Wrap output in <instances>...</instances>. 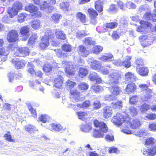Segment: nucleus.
I'll use <instances>...</instances> for the list:
<instances>
[{"label":"nucleus","instance_id":"nucleus-58","mask_svg":"<svg viewBox=\"0 0 156 156\" xmlns=\"http://www.w3.org/2000/svg\"><path fill=\"white\" fill-rule=\"evenodd\" d=\"M98 76L97 73L94 72L90 74L89 77L91 81H95V80L97 78Z\"/></svg>","mask_w":156,"mask_h":156},{"label":"nucleus","instance_id":"nucleus-59","mask_svg":"<svg viewBox=\"0 0 156 156\" xmlns=\"http://www.w3.org/2000/svg\"><path fill=\"white\" fill-rule=\"evenodd\" d=\"M78 118L80 119H83L85 116L87 115V113L86 112L83 111H80L76 112Z\"/></svg>","mask_w":156,"mask_h":156},{"label":"nucleus","instance_id":"nucleus-3","mask_svg":"<svg viewBox=\"0 0 156 156\" xmlns=\"http://www.w3.org/2000/svg\"><path fill=\"white\" fill-rule=\"evenodd\" d=\"M145 145L147 149L144 151V155L146 156H154L156 154V140L152 137L147 139L145 141Z\"/></svg>","mask_w":156,"mask_h":156},{"label":"nucleus","instance_id":"nucleus-50","mask_svg":"<svg viewBox=\"0 0 156 156\" xmlns=\"http://www.w3.org/2000/svg\"><path fill=\"white\" fill-rule=\"evenodd\" d=\"M103 48L102 47L97 45L94 46L93 48V52L95 54H97L103 50Z\"/></svg>","mask_w":156,"mask_h":156},{"label":"nucleus","instance_id":"nucleus-30","mask_svg":"<svg viewBox=\"0 0 156 156\" xmlns=\"http://www.w3.org/2000/svg\"><path fill=\"white\" fill-rule=\"evenodd\" d=\"M53 69V66L48 62L45 63L42 67L44 72L46 73H49L51 72Z\"/></svg>","mask_w":156,"mask_h":156},{"label":"nucleus","instance_id":"nucleus-47","mask_svg":"<svg viewBox=\"0 0 156 156\" xmlns=\"http://www.w3.org/2000/svg\"><path fill=\"white\" fill-rule=\"evenodd\" d=\"M152 96L151 95V92H146V94L143 98L142 99L143 101L146 102L150 101L152 98Z\"/></svg>","mask_w":156,"mask_h":156},{"label":"nucleus","instance_id":"nucleus-12","mask_svg":"<svg viewBox=\"0 0 156 156\" xmlns=\"http://www.w3.org/2000/svg\"><path fill=\"white\" fill-rule=\"evenodd\" d=\"M87 12L91 22L93 24H95L97 23V17L98 15L97 11L90 8L87 9Z\"/></svg>","mask_w":156,"mask_h":156},{"label":"nucleus","instance_id":"nucleus-39","mask_svg":"<svg viewBox=\"0 0 156 156\" xmlns=\"http://www.w3.org/2000/svg\"><path fill=\"white\" fill-rule=\"evenodd\" d=\"M76 85V83L69 80H67L66 82V86L70 90H73V88Z\"/></svg>","mask_w":156,"mask_h":156},{"label":"nucleus","instance_id":"nucleus-55","mask_svg":"<svg viewBox=\"0 0 156 156\" xmlns=\"http://www.w3.org/2000/svg\"><path fill=\"white\" fill-rule=\"evenodd\" d=\"M152 15L151 12H146L143 16L144 19L147 20H151L152 19Z\"/></svg>","mask_w":156,"mask_h":156},{"label":"nucleus","instance_id":"nucleus-11","mask_svg":"<svg viewBox=\"0 0 156 156\" xmlns=\"http://www.w3.org/2000/svg\"><path fill=\"white\" fill-rule=\"evenodd\" d=\"M11 62L14 65L15 68L17 69H21L24 68L26 63L24 60L16 58L12 59Z\"/></svg>","mask_w":156,"mask_h":156},{"label":"nucleus","instance_id":"nucleus-32","mask_svg":"<svg viewBox=\"0 0 156 156\" xmlns=\"http://www.w3.org/2000/svg\"><path fill=\"white\" fill-rule=\"evenodd\" d=\"M12 6L17 12H19L20 10L23 9V5L22 3L19 1H16L13 4Z\"/></svg>","mask_w":156,"mask_h":156},{"label":"nucleus","instance_id":"nucleus-31","mask_svg":"<svg viewBox=\"0 0 156 156\" xmlns=\"http://www.w3.org/2000/svg\"><path fill=\"white\" fill-rule=\"evenodd\" d=\"M70 5L69 2L67 1L63 2L59 4L60 9L64 11H68L69 9Z\"/></svg>","mask_w":156,"mask_h":156},{"label":"nucleus","instance_id":"nucleus-15","mask_svg":"<svg viewBox=\"0 0 156 156\" xmlns=\"http://www.w3.org/2000/svg\"><path fill=\"white\" fill-rule=\"evenodd\" d=\"M102 113L103 118L105 119H108L112 115V108L108 106L105 107L102 109Z\"/></svg>","mask_w":156,"mask_h":156},{"label":"nucleus","instance_id":"nucleus-2","mask_svg":"<svg viewBox=\"0 0 156 156\" xmlns=\"http://www.w3.org/2000/svg\"><path fill=\"white\" fill-rule=\"evenodd\" d=\"M116 73H114L109 75L111 81L110 83V86L108 87V90L110 91L111 94L108 95V98L110 100H114L116 98V97L119 95L121 90L119 86L118 80V76Z\"/></svg>","mask_w":156,"mask_h":156},{"label":"nucleus","instance_id":"nucleus-27","mask_svg":"<svg viewBox=\"0 0 156 156\" xmlns=\"http://www.w3.org/2000/svg\"><path fill=\"white\" fill-rule=\"evenodd\" d=\"M7 12L10 18H13L14 16L17 15L18 13V12L13 8L12 6L9 7L8 8Z\"/></svg>","mask_w":156,"mask_h":156},{"label":"nucleus","instance_id":"nucleus-42","mask_svg":"<svg viewBox=\"0 0 156 156\" xmlns=\"http://www.w3.org/2000/svg\"><path fill=\"white\" fill-rule=\"evenodd\" d=\"M40 9L41 10H44L46 9H49L50 7V6L48 4L47 1H44L43 3L40 4L39 6Z\"/></svg>","mask_w":156,"mask_h":156},{"label":"nucleus","instance_id":"nucleus-22","mask_svg":"<svg viewBox=\"0 0 156 156\" xmlns=\"http://www.w3.org/2000/svg\"><path fill=\"white\" fill-rule=\"evenodd\" d=\"M138 74L142 76H147L148 75L149 70L147 67L144 66L137 69Z\"/></svg>","mask_w":156,"mask_h":156},{"label":"nucleus","instance_id":"nucleus-25","mask_svg":"<svg viewBox=\"0 0 156 156\" xmlns=\"http://www.w3.org/2000/svg\"><path fill=\"white\" fill-rule=\"evenodd\" d=\"M90 66L92 69L94 70L100 69L102 67L101 63L96 60L92 61L91 62Z\"/></svg>","mask_w":156,"mask_h":156},{"label":"nucleus","instance_id":"nucleus-51","mask_svg":"<svg viewBox=\"0 0 156 156\" xmlns=\"http://www.w3.org/2000/svg\"><path fill=\"white\" fill-rule=\"evenodd\" d=\"M130 114L132 116L136 115L138 114V112L137 109L134 107H131L129 108Z\"/></svg>","mask_w":156,"mask_h":156},{"label":"nucleus","instance_id":"nucleus-10","mask_svg":"<svg viewBox=\"0 0 156 156\" xmlns=\"http://www.w3.org/2000/svg\"><path fill=\"white\" fill-rule=\"evenodd\" d=\"M29 53L30 50L28 47H20L16 48L14 55L15 56L25 57L29 55Z\"/></svg>","mask_w":156,"mask_h":156},{"label":"nucleus","instance_id":"nucleus-35","mask_svg":"<svg viewBox=\"0 0 156 156\" xmlns=\"http://www.w3.org/2000/svg\"><path fill=\"white\" fill-rule=\"evenodd\" d=\"M62 17L60 14L54 13L51 16V20L55 23H58L59 22V19Z\"/></svg>","mask_w":156,"mask_h":156},{"label":"nucleus","instance_id":"nucleus-37","mask_svg":"<svg viewBox=\"0 0 156 156\" xmlns=\"http://www.w3.org/2000/svg\"><path fill=\"white\" fill-rule=\"evenodd\" d=\"M111 104L113 109H120L122 107V101H117L115 102H113L111 103Z\"/></svg>","mask_w":156,"mask_h":156},{"label":"nucleus","instance_id":"nucleus-4","mask_svg":"<svg viewBox=\"0 0 156 156\" xmlns=\"http://www.w3.org/2000/svg\"><path fill=\"white\" fill-rule=\"evenodd\" d=\"M49 39L51 40V42L52 46H56L58 45V41L55 40L53 34L50 32L48 33V35H44L42 37L41 39V42L39 44V46L41 50L44 49L49 45Z\"/></svg>","mask_w":156,"mask_h":156},{"label":"nucleus","instance_id":"nucleus-24","mask_svg":"<svg viewBox=\"0 0 156 156\" xmlns=\"http://www.w3.org/2000/svg\"><path fill=\"white\" fill-rule=\"evenodd\" d=\"M103 1L104 0H97L95 2V8L99 13L103 11Z\"/></svg>","mask_w":156,"mask_h":156},{"label":"nucleus","instance_id":"nucleus-41","mask_svg":"<svg viewBox=\"0 0 156 156\" xmlns=\"http://www.w3.org/2000/svg\"><path fill=\"white\" fill-rule=\"evenodd\" d=\"M139 97L137 95H134L129 99V103L131 105H135L138 101Z\"/></svg>","mask_w":156,"mask_h":156},{"label":"nucleus","instance_id":"nucleus-33","mask_svg":"<svg viewBox=\"0 0 156 156\" xmlns=\"http://www.w3.org/2000/svg\"><path fill=\"white\" fill-rule=\"evenodd\" d=\"M37 36L35 34H32L29 38L28 41V44L30 45H33L35 44L37 39Z\"/></svg>","mask_w":156,"mask_h":156},{"label":"nucleus","instance_id":"nucleus-26","mask_svg":"<svg viewBox=\"0 0 156 156\" xmlns=\"http://www.w3.org/2000/svg\"><path fill=\"white\" fill-rule=\"evenodd\" d=\"M27 68L28 73L32 76L34 75L35 70L34 69L35 66L33 64L30 62H28L27 66Z\"/></svg>","mask_w":156,"mask_h":156},{"label":"nucleus","instance_id":"nucleus-7","mask_svg":"<svg viewBox=\"0 0 156 156\" xmlns=\"http://www.w3.org/2000/svg\"><path fill=\"white\" fill-rule=\"evenodd\" d=\"M65 72L67 76H74L76 72V65L72 62H67L65 68Z\"/></svg>","mask_w":156,"mask_h":156},{"label":"nucleus","instance_id":"nucleus-17","mask_svg":"<svg viewBox=\"0 0 156 156\" xmlns=\"http://www.w3.org/2000/svg\"><path fill=\"white\" fill-rule=\"evenodd\" d=\"M55 35L56 37L55 40L56 39L61 41L65 40L66 38V35L64 31L60 29L55 30Z\"/></svg>","mask_w":156,"mask_h":156},{"label":"nucleus","instance_id":"nucleus-9","mask_svg":"<svg viewBox=\"0 0 156 156\" xmlns=\"http://www.w3.org/2000/svg\"><path fill=\"white\" fill-rule=\"evenodd\" d=\"M131 58V56H127L126 58L123 61H121L120 60H115L113 63L114 64L118 66H123L127 69L130 67L131 66L130 62Z\"/></svg>","mask_w":156,"mask_h":156},{"label":"nucleus","instance_id":"nucleus-56","mask_svg":"<svg viewBox=\"0 0 156 156\" xmlns=\"http://www.w3.org/2000/svg\"><path fill=\"white\" fill-rule=\"evenodd\" d=\"M140 23L145 27H150L152 25L151 23L143 20H140Z\"/></svg>","mask_w":156,"mask_h":156},{"label":"nucleus","instance_id":"nucleus-60","mask_svg":"<svg viewBox=\"0 0 156 156\" xmlns=\"http://www.w3.org/2000/svg\"><path fill=\"white\" fill-rule=\"evenodd\" d=\"M111 36L113 39L116 40L120 37V35L117 31H113L112 33Z\"/></svg>","mask_w":156,"mask_h":156},{"label":"nucleus","instance_id":"nucleus-8","mask_svg":"<svg viewBox=\"0 0 156 156\" xmlns=\"http://www.w3.org/2000/svg\"><path fill=\"white\" fill-rule=\"evenodd\" d=\"M25 10L30 13H33V15L35 17H41V13L39 11L38 8L32 4H30L26 6L25 7Z\"/></svg>","mask_w":156,"mask_h":156},{"label":"nucleus","instance_id":"nucleus-20","mask_svg":"<svg viewBox=\"0 0 156 156\" xmlns=\"http://www.w3.org/2000/svg\"><path fill=\"white\" fill-rule=\"evenodd\" d=\"M139 39L141 42V44L144 47H147L151 45L150 42L147 40L148 37L147 35H143L140 36L139 38Z\"/></svg>","mask_w":156,"mask_h":156},{"label":"nucleus","instance_id":"nucleus-28","mask_svg":"<svg viewBox=\"0 0 156 156\" xmlns=\"http://www.w3.org/2000/svg\"><path fill=\"white\" fill-rule=\"evenodd\" d=\"M76 17L77 20H80L82 23H86V16L81 12H78L76 14Z\"/></svg>","mask_w":156,"mask_h":156},{"label":"nucleus","instance_id":"nucleus-29","mask_svg":"<svg viewBox=\"0 0 156 156\" xmlns=\"http://www.w3.org/2000/svg\"><path fill=\"white\" fill-rule=\"evenodd\" d=\"M30 25L34 29L36 30L40 28L41 22L38 20H34L31 22Z\"/></svg>","mask_w":156,"mask_h":156},{"label":"nucleus","instance_id":"nucleus-49","mask_svg":"<svg viewBox=\"0 0 156 156\" xmlns=\"http://www.w3.org/2000/svg\"><path fill=\"white\" fill-rule=\"evenodd\" d=\"M49 118V117L46 114L41 115L38 118L39 121L43 123H45Z\"/></svg>","mask_w":156,"mask_h":156},{"label":"nucleus","instance_id":"nucleus-43","mask_svg":"<svg viewBox=\"0 0 156 156\" xmlns=\"http://www.w3.org/2000/svg\"><path fill=\"white\" fill-rule=\"evenodd\" d=\"M27 14L25 13H19L18 16L17 20L19 22L23 23L25 21V19L27 16Z\"/></svg>","mask_w":156,"mask_h":156},{"label":"nucleus","instance_id":"nucleus-57","mask_svg":"<svg viewBox=\"0 0 156 156\" xmlns=\"http://www.w3.org/2000/svg\"><path fill=\"white\" fill-rule=\"evenodd\" d=\"M93 108L97 110L101 106V105L99 101H94L93 104Z\"/></svg>","mask_w":156,"mask_h":156},{"label":"nucleus","instance_id":"nucleus-36","mask_svg":"<svg viewBox=\"0 0 156 156\" xmlns=\"http://www.w3.org/2000/svg\"><path fill=\"white\" fill-rule=\"evenodd\" d=\"M88 71L85 68H80L79 69L78 74L79 76L81 78H83L87 74Z\"/></svg>","mask_w":156,"mask_h":156},{"label":"nucleus","instance_id":"nucleus-18","mask_svg":"<svg viewBox=\"0 0 156 156\" xmlns=\"http://www.w3.org/2000/svg\"><path fill=\"white\" fill-rule=\"evenodd\" d=\"M77 51L79 55L83 57H87L89 54V50L83 45H80L78 47Z\"/></svg>","mask_w":156,"mask_h":156},{"label":"nucleus","instance_id":"nucleus-38","mask_svg":"<svg viewBox=\"0 0 156 156\" xmlns=\"http://www.w3.org/2000/svg\"><path fill=\"white\" fill-rule=\"evenodd\" d=\"M71 46L69 44H64L62 46L61 49L63 51L67 53V52H70L72 50Z\"/></svg>","mask_w":156,"mask_h":156},{"label":"nucleus","instance_id":"nucleus-62","mask_svg":"<svg viewBox=\"0 0 156 156\" xmlns=\"http://www.w3.org/2000/svg\"><path fill=\"white\" fill-rule=\"evenodd\" d=\"M8 54V53L4 48H0V57L7 56Z\"/></svg>","mask_w":156,"mask_h":156},{"label":"nucleus","instance_id":"nucleus-1","mask_svg":"<svg viewBox=\"0 0 156 156\" xmlns=\"http://www.w3.org/2000/svg\"><path fill=\"white\" fill-rule=\"evenodd\" d=\"M131 119L128 115L126 114L123 115L121 113L117 112L114 115L112 119L113 123L118 126H120L122 123H124V126L122 128V131L127 134H132V131L129 129V126L133 129L138 128L141 125V123L138 119L133 120L130 122Z\"/></svg>","mask_w":156,"mask_h":156},{"label":"nucleus","instance_id":"nucleus-53","mask_svg":"<svg viewBox=\"0 0 156 156\" xmlns=\"http://www.w3.org/2000/svg\"><path fill=\"white\" fill-rule=\"evenodd\" d=\"M109 153H116L118 154L120 153V151L117 148L115 147V146L111 147L109 148Z\"/></svg>","mask_w":156,"mask_h":156},{"label":"nucleus","instance_id":"nucleus-46","mask_svg":"<svg viewBox=\"0 0 156 156\" xmlns=\"http://www.w3.org/2000/svg\"><path fill=\"white\" fill-rule=\"evenodd\" d=\"M113 58V55L111 54H108L107 55H103L101 58V59L103 61H112V58Z\"/></svg>","mask_w":156,"mask_h":156},{"label":"nucleus","instance_id":"nucleus-40","mask_svg":"<svg viewBox=\"0 0 156 156\" xmlns=\"http://www.w3.org/2000/svg\"><path fill=\"white\" fill-rule=\"evenodd\" d=\"M135 64L136 65V69H137L139 67L144 66V61L141 58H137L135 61Z\"/></svg>","mask_w":156,"mask_h":156},{"label":"nucleus","instance_id":"nucleus-6","mask_svg":"<svg viewBox=\"0 0 156 156\" xmlns=\"http://www.w3.org/2000/svg\"><path fill=\"white\" fill-rule=\"evenodd\" d=\"M19 36L17 30L12 29L9 30L7 35V40L9 43H15L19 39Z\"/></svg>","mask_w":156,"mask_h":156},{"label":"nucleus","instance_id":"nucleus-23","mask_svg":"<svg viewBox=\"0 0 156 156\" xmlns=\"http://www.w3.org/2000/svg\"><path fill=\"white\" fill-rule=\"evenodd\" d=\"M125 80L133 82L136 81V77L135 74L130 72H128L125 74Z\"/></svg>","mask_w":156,"mask_h":156},{"label":"nucleus","instance_id":"nucleus-52","mask_svg":"<svg viewBox=\"0 0 156 156\" xmlns=\"http://www.w3.org/2000/svg\"><path fill=\"white\" fill-rule=\"evenodd\" d=\"M25 129L30 134L33 133L34 131V126L30 124L26 126L25 127Z\"/></svg>","mask_w":156,"mask_h":156},{"label":"nucleus","instance_id":"nucleus-61","mask_svg":"<svg viewBox=\"0 0 156 156\" xmlns=\"http://www.w3.org/2000/svg\"><path fill=\"white\" fill-rule=\"evenodd\" d=\"M149 109V105L145 103L142 105L140 107V110L142 112H145Z\"/></svg>","mask_w":156,"mask_h":156},{"label":"nucleus","instance_id":"nucleus-44","mask_svg":"<svg viewBox=\"0 0 156 156\" xmlns=\"http://www.w3.org/2000/svg\"><path fill=\"white\" fill-rule=\"evenodd\" d=\"M78 87L81 90H86L89 87L88 85L84 82H81L78 85Z\"/></svg>","mask_w":156,"mask_h":156},{"label":"nucleus","instance_id":"nucleus-48","mask_svg":"<svg viewBox=\"0 0 156 156\" xmlns=\"http://www.w3.org/2000/svg\"><path fill=\"white\" fill-rule=\"evenodd\" d=\"M92 90L95 93L100 92L102 89V87L100 85H92L91 88Z\"/></svg>","mask_w":156,"mask_h":156},{"label":"nucleus","instance_id":"nucleus-34","mask_svg":"<svg viewBox=\"0 0 156 156\" xmlns=\"http://www.w3.org/2000/svg\"><path fill=\"white\" fill-rule=\"evenodd\" d=\"M56 56L59 58H65L67 57L68 55L67 53L63 52L60 49H54Z\"/></svg>","mask_w":156,"mask_h":156},{"label":"nucleus","instance_id":"nucleus-64","mask_svg":"<svg viewBox=\"0 0 156 156\" xmlns=\"http://www.w3.org/2000/svg\"><path fill=\"white\" fill-rule=\"evenodd\" d=\"M146 117L150 120H154L156 119V114L154 113L148 114Z\"/></svg>","mask_w":156,"mask_h":156},{"label":"nucleus","instance_id":"nucleus-5","mask_svg":"<svg viewBox=\"0 0 156 156\" xmlns=\"http://www.w3.org/2000/svg\"><path fill=\"white\" fill-rule=\"evenodd\" d=\"M94 126L96 128H99L100 130L95 129L93 132L94 136H102L103 133L107 132L108 128L106 124L103 122H99L95 119L93 122Z\"/></svg>","mask_w":156,"mask_h":156},{"label":"nucleus","instance_id":"nucleus-16","mask_svg":"<svg viewBox=\"0 0 156 156\" xmlns=\"http://www.w3.org/2000/svg\"><path fill=\"white\" fill-rule=\"evenodd\" d=\"M30 32V28L27 26H24L21 27L20 33L23 36L25 37V38H22V40L25 41L27 40Z\"/></svg>","mask_w":156,"mask_h":156},{"label":"nucleus","instance_id":"nucleus-13","mask_svg":"<svg viewBox=\"0 0 156 156\" xmlns=\"http://www.w3.org/2000/svg\"><path fill=\"white\" fill-rule=\"evenodd\" d=\"M69 95L70 98L75 102L79 101L81 96L80 93L76 89L70 90Z\"/></svg>","mask_w":156,"mask_h":156},{"label":"nucleus","instance_id":"nucleus-21","mask_svg":"<svg viewBox=\"0 0 156 156\" xmlns=\"http://www.w3.org/2000/svg\"><path fill=\"white\" fill-rule=\"evenodd\" d=\"M54 87L57 89H60L62 87L63 78L61 76H58L54 80Z\"/></svg>","mask_w":156,"mask_h":156},{"label":"nucleus","instance_id":"nucleus-14","mask_svg":"<svg viewBox=\"0 0 156 156\" xmlns=\"http://www.w3.org/2000/svg\"><path fill=\"white\" fill-rule=\"evenodd\" d=\"M118 22H110L106 23L103 25V29L105 32L108 31L109 29H113L116 28L118 26Z\"/></svg>","mask_w":156,"mask_h":156},{"label":"nucleus","instance_id":"nucleus-54","mask_svg":"<svg viewBox=\"0 0 156 156\" xmlns=\"http://www.w3.org/2000/svg\"><path fill=\"white\" fill-rule=\"evenodd\" d=\"M28 109L34 118H36L37 116V114L36 111L32 107L30 106L29 107Z\"/></svg>","mask_w":156,"mask_h":156},{"label":"nucleus","instance_id":"nucleus-63","mask_svg":"<svg viewBox=\"0 0 156 156\" xmlns=\"http://www.w3.org/2000/svg\"><path fill=\"white\" fill-rule=\"evenodd\" d=\"M91 105V102L89 100H86L83 102V106L84 108L89 107Z\"/></svg>","mask_w":156,"mask_h":156},{"label":"nucleus","instance_id":"nucleus-45","mask_svg":"<svg viewBox=\"0 0 156 156\" xmlns=\"http://www.w3.org/2000/svg\"><path fill=\"white\" fill-rule=\"evenodd\" d=\"M51 129L52 130H55L58 131H61L62 129V127L59 124H55L53 123L51 124Z\"/></svg>","mask_w":156,"mask_h":156},{"label":"nucleus","instance_id":"nucleus-19","mask_svg":"<svg viewBox=\"0 0 156 156\" xmlns=\"http://www.w3.org/2000/svg\"><path fill=\"white\" fill-rule=\"evenodd\" d=\"M137 89V86L135 83L131 82L127 85L125 90L127 93L129 94L134 92Z\"/></svg>","mask_w":156,"mask_h":156}]
</instances>
